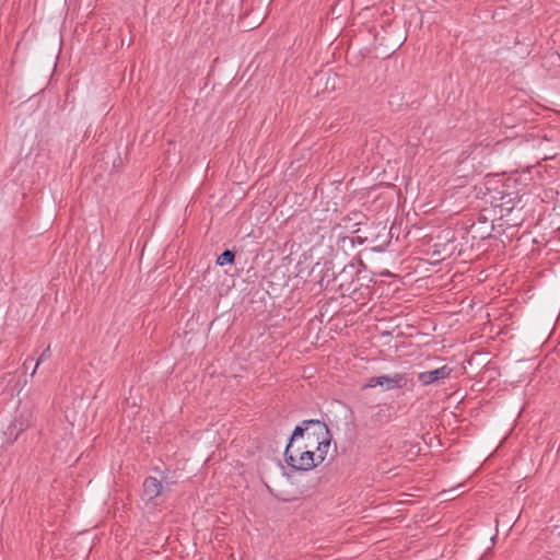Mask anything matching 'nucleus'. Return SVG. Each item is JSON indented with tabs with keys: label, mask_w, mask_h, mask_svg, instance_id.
<instances>
[{
	"label": "nucleus",
	"mask_w": 560,
	"mask_h": 560,
	"mask_svg": "<svg viewBox=\"0 0 560 560\" xmlns=\"http://www.w3.org/2000/svg\"><path fill=\"white\" fill-rule=\"evenodd\" d=\"M27 361H28V360H26V361L23 363V368H24L25 370H26V369H30V365H27Z\"/></svg>",
	"instance_id": "obj_12"
},
{
	"label": "nucleus",
	"mask_w": 560,
	"mask_h": 560,
	"mask_svg": "<svg viewBox=\"0 0 560 560\" xmlns=\"http://www.w3.org/2000/svg\"><path fill=\"white\" fill-rule=\"evenodd\" d=\"M306 436L307 442L304 448L316 451V466L324 462L331 444V434L325 422L319 420H304L301 425L295 427L291 435V442L299 438Z\"/></svg>",
	"instance_id": "obj_1"
},
{
	"label": "nucleus",
	"mask_w": 560,
	"mask_h": 560,
	"mask_svg": "<svg viewBox=\"0 0 560 560\" xmlns=\"http://www.w3.org/2000/svg\"><path fill=\"white\" fill-rule=\"evenodd\" d=\"M27 361H28V360H26V361L23 363V368H24L25 370H26V369H30V365H27Z\"/></svg>",
	"instance_id": "obj_11"
},
{
	"label": "nucleus",
	"mask_w": 560,
	"mask_h": 560,
	"mask_svg": "<svg viewBox=\"0 0 560 560\" xmlns=\"http://www.w3.org/2000/svg\"><path fill=\"white\" fill-rule=\"evenodd\" d=\"M351 219L349 217H345L342 218L341 222H342V226L343 228H349L348 225V222L350 221Z\"/></svg>",
	"instance_id": "obj_9"
},
{
	"label": "nucleus",
	"mask_w": 560,
	"mask_h": 560,
	"mask_svg": "<svg viewBox=\"0 0 560 560\" xmlns=\"http://www.w3.org/2000/svg\"><path fill=\"white\" fill-rule=\"evenodd\" d=\"M408 380L406 374L396 373L393 376L381 375L371 377L365 387H375L386 385L387 389L401 388L407 384Z\"/></svg>",
	"instance_id": "obj_3"
},
{
	"label": "nucleus",
	"mask_w": 560,
	"mask_h": 560,
	"mask_svg": "<svg viewBox=\"0 0 560 560\" xmlns=\"http://www.w3.org/2000/svg\"><path fill=\"white\" fill-rule=\"evenodd\" d=\"M389 421V413L386 409H380L372 416V422L374 424H384Z\"/></svg>",
	"instance_id": "obj_7"
},
{
	"label": "nucleus",
	"mask_w": 560,
	"mask_h": 560,
	"mask_svg": "<svg viewBox=\"0 0 560 560\" xmlns=\"http://www.w3.org/2000/svg\"><path fill=\"white\" fill-rule=\"evenodd\" d=\"M166 488L155 477H147L143 481V498L148 501H152L159 495L164 493Z\"/></svg>",
	"instance_id": "obj_5"
},
{
	"label": "nucleus",
	"mask_w": 560,
	"mask_h": 560,
	"mask_svg": "<svg viewBox=\"0 0 560 560\" xmlns=\"http://www.w3.org/2000/svg\"><path fill=\"white\" fill-rule=\"evenodd\" d=\"M234 259H235V254L234 252L230 250V249H226L224 250L217 259V264L219 266H224V265H228V264H233L234 262Z\"/></svg>",
	"instance_id": "obj_6"
},
{
	"label": "nucleus",
	"mask_w": 560,
	"mask_h": 560,
	"mask_svg": "<svg viewBox=\"0 0 560 560\" xmlns=\"http://www.w3.org/2000/svg\"><path fill=\"white\" fill-rule=\"evenodd\" d=\"M551 58H557V59H559V60H560V55H559V54H557V52H553V54H551Z\"/></svg>",
	"instance_id": "obj_10"
},
{
	"label": "nucleus",
	"mask_w": 560,
	"mask_h": 560,
	"mask_svg": "<svg viewBox=\"0 0 560 560\" xmlns=\"http://www.w3.org/2000/svg\"><path fill=\"white\" fill-rule=\"evenodd\" d=\"M289 441L284 451L287 464L294 470H311L316 467L315 452L311 448L296 447Z\"/></svg>",
	"instance_id": "obj_2"
},
{
	"label": "nucleus",
	"mask_w": 560,
	"mask_h": 560,
	"mask_svg": "<svg viewBox=\"0 0 560 560\" xmlns=\"http://www.w3.org/2000/svg\"><path fill=\"white\" fill-rule=\"evenodd\" d=\"M50 358V346H48L43 352L42 354L39 355L38 360L36 361V364L31 373V375L33 376L35 373H36V370L38 368V365L45 361V360H48Z\"/></svg>",
	"instance_id": "obj_8"
},
{
	"label": "nucleus",
	"mask_w": 560,
	"mask_h": 560,
	"mask_svg": "<svg viewBox=\"0 0 560 560\" xmlns=\"http://www.w3.org/2000/svg\"><path fill=\"white\" fill-rule=\"evenodd\" d=\"M453 369L448 365H443L439 369L432 370V371H425L418 374V381L424 385L428 386L430 384H433L440 380L447 378Z\"/></svg>",
	"instance_id": "obj_4"
}]
</instances>
